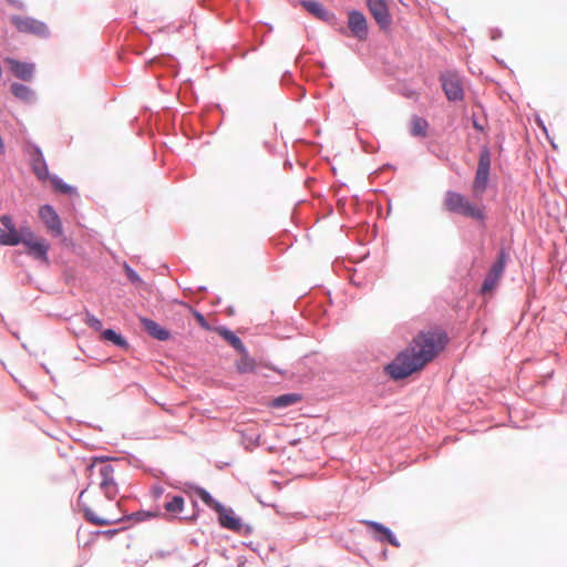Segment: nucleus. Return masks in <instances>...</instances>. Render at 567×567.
<instances>
[{
	"mask_svg": "<svg viewBox=\"0 0 567 567\" xmlns=\"http://www.w3.org/2000/svg\"><path fill=\"white\" fill-rule=\"evenodd\" d=\"M489 168L491 153L489 150L484 146L480 153L477 169L472 184V190L475 196H482L485 193L489 179Z\"/></svg>",
	"mask_w": 567,
	"mask_h": 567,
	"instance_id": "obj_5",
	"label": "nucleus"
},
{
	"mask_svg": "<svg viewBox=\"0 0 567 567\" xmlns=\"http://www.w3.org/2000/svg\"><path fill=\"white\" fill-rule=\"evenodd\" d=\"M18 244H20V236H16L13 233L12 234H9L8 231L6 233L0 227V245L1 246H17Z\"/></svg>",
	"mask_w": 567,
	"mask_h": 567,
	"instance_id": "obj_27",
	"label": "nucleus"
},
{
	"mask_svg": "<svg viewBox=\"0 0 567 567\" xmlns=\"http://www.w3.org/2000/svg\"><path fill=\"white\" fill-rule=\"evenodd\" d=\"M4 61L16 78L25 82H29L33 79L35 71V65L33 63L21 62L12 58H8Z\"/></svg>",
	"mask_w": 567,
	"mask_h": 567,
	"instance_id": "obj_13",
	"label": "nucleus"
},
{
	"mask_svg": "<svg viewBox=\"0 0 567 567\" xmlns=\"http://www.w3.org/2000/svg\"><path fill=\"white\" fill-rule=\"evenodd\" d=\"M0 221L3 227L8 230L9 234H14L16 236H21V229L18 230L12 221V218L9 215H2L0 217Z\"/></svg>",
	"mask_w": 567,
	"mask_h": 567,
	"instance_id": "obj_29",
	"label": "nucleus"
},
{
	"mask_svg": "<svg viewBox=\"0 0 567 567\" xmlns=\"http://www.w3.org/2000/svg\"><path fill=\"white\" fill-rule=\"evenodd\" d=\"M241 354V358L236 363V369L239 373H251L256 369V362L254 359H251L247 351L239 352Z\"/></svg>",
	"mask_w": 567,
	"mask_h": 567,
	"instance_id": "obj_21",
	"label": "nucleus"
},
{
	"mask_svg": "<svg viewBox=\"0 0 567 567\" xmlns=\"http://www.w3.org/2000/svg\"><path fill=\"white\" fill-rule=\"evenodd\" d=\"M367 6L381 29H386L391 24V14L384 0H367Z\"/></svg>",
	"mask_w": 567,
	"mask_h": 567,
	"instance_id": "obj_11",
	"label": "nucleus"
},
{
	"mask_svg": "<svg viewBox=\"0 0 567 567\" xmlns=\"http://www.w3.org/2000/svg\"><path fill=\"white\" fill-rule=\"evenodd\" d=\"M442 87L449 101H461L464 97L463 84L456 73H446L441 76Z\"/></svg>",
	"mask_w": 567,
	"mask_h": 567,
	"instance_id": "obj_9",
	"label": "nucleus"
},
{
	"mask_svg": "<svg viewBox=\"0 0 567 567\" xmlns=\"http://www.w3.org/2000/svg\"><path fill=\"white\" fill-rule=\"evenodd\" d=\"M20 243H22L28 254L35 259L48 262L49 244L45 239L37 237L29 227L21 228Z\"/></svg>",
	"mask_w": 567,
	"mask_h": 567,
	"instance_id": "obj_6",
	"label": "nucleus"
},
{
	"mask_svg": "<svg viewBox=\"0 0 567 567\" xmlns=\"http://www.w3.org/2000/svg\"><path fill=\"white\" fill-rule=\"evenodd\" d=\"M216 512L218 513V520L223 527L231 530L240 529L241 524L231 509H227L220 505Z\"/></svg>",
	"mask_w": 567,
	"mask_h": 567,
	"instance_id": "obj_14",
	"label": "nucleus"
},
{
	"mask_svg": "<svg viewBox=\"0 0 567 567\" xmlns=\"http://www.w3.org/2000/svg\"><path fill=\"white\" fill-rule=\"evenodd\" d=\"M196 495L205 503L208 507L213 508L215 512L221 505L217 501H215L212 495L204 488L198 487L195 489Z\"/></svg>",
	"mask_w": 567,
	"mask_h": 567,
	"instance_id": "obj_26",
	"label": "nucleus"
},
{
	"mask_svg": "<svg viewBox=\"0 0 567 567\" xmlns=\"http://www.w3.org/2000/svg\"><path fill=\"white\" fill-rule=\"evenodd\" d=\"M348 28L352 37L359 41L368 38V22L365 17L359 11H351L348 16Z\"/></svg>",
	"mask_w": 567,
	"mask_h": 567,
	"instance_id": "obj_10",
	"label": "nucleus"
},
{
	"mask_svg": "<svg viewBox=\"0 0 567 567\" xmlns=\"http://www.w3.org/2000/svg\"><path fill=\"white\" fill-rule=\"evenodd\" d=\"M188 309L193 313V316L195 317L196 321L198 322V324L203 329L210 330V326L208 324L207 320L205 319V317L200 312H198L197 310H195L192 307H188Z\"/></svg>",
	"mask_w": 567,
	"mask_h": 567,
	"instance_id": "obj_30",
	"label": "nucleus"
},
{
	"mask_svg": "<svg viewBox=\"0 0 567 567\" xmlns=\"http://www.w3.org/2000/svg\"><path fill=\"white\" fill-rule=\"evenodd\" d=\"M11 93L14 95V97L24 103H31L34 100V92L32 89L21 83H12Z\"/></svg>",
	"mask_w": 567,
	"mask_h": 567,
	"instance_id": "obj_18",
	"label": "nucleus"
},
{
	"mask_svg": "<svg viewBox=\"0 0 567 567\" xmlns=\"http://www.w3.org/2000/svg\"><path fill=\"white\" fill-rule=\"evenodd\" d=\"M3 153H4V145H3L2 137L0 136V154H3Z\"/></svg>",
	"mask_w": 567,
	"mask_h": 567,
	"instance_id": "obj_36",
	"label": "nucleus"
},
{
	"mask_svg": "<svg viewBox=\"0 0 567 567\" xmlns=\"http://www.w3.org/2000/svg\"><path fill=\"white\" fill-rule=\"evenodd\" d=\"M85 322L96 331H100L103 327L102 321L91 313H86Z\"/></svg>",
	"mask_w": 567,
	"mask_h": 567,
	"instance_id": "obj_31",
	"label": "nucleus"
},
{
	"mask_svg": "<svg viewBox=\"0 0 567 567\" xmlns=\"http://www.w3.org/2000/svg\"><path fill=\"white\" fill-rule=\"evenodd\" d=\"M164 508L168 514L175 516L183 511L184 498L182 496L174 495L165 503Z\"/></svg>",
	"mask_w": 567,
	"mask_h": 567,
	"instance_id": "obj_23",
	"label": "nucleus"
},
{
	"mask_svg": "<svg viewBox=\"0 0 567 567\" xmlns=\"http://www.w3.org/2000/svg\"><path fill=\"white\" fill-rule=\"evenodd\" d=\"M302 7L319 19L326 20L328 18V12L317 1H303Z\"/></svg>",
	"mask_w": 567,
	"mask_h": 567,
	"instance_id": "obj_24",
	"label": "nucleus"
},
{
	"mask_svg": "<svg viewBox=\"0 0 567 567\" xmlns=\"http://www.w3.org/2000/svg\"><path fill=\"white\" fill-rule=\"evenodd\" d=\"M10 3L14 4L19 9H23V3L16 1V0H9Z\"/></svg>",
	"mask_w": 567,
	"mask_h": 567,
	"instance_id": "obj_34",
	"label": "nucleus"
},
{
	"mask_svg": "<svg viewBox=\"0 0 567 567\" xmlns=\"http://www.w3.org/2000/svg\"><path fill=\"white\" fill-rule=\"evenodd\" d=\"M79 505L87 522L96 526H107L124 520L125 516L121 508L122 502L102 499L101 497H91L87 489H83L79 495Z\"/></svg>",
	"mask_w": 567,
	"mask_h": 567,
	"instance_id": "obj_2",
	"label": "nucleus"
},
{
	"mask_svg": "<svg viewBox=\"0 0 567 567\" xmlns=\"http://www.w3.org/2000/svg\"><path fill=\"white\" fill-rule=\"evenodd\" d=\"M443 207L446 212L457 214L466 218L484 223L486 219L485 207L471 202L465 195L447 190L444 195Z\"/></svg>",
	"mask_w": 567,
	"mask_h": 567,
	"instance_id": "obj_4",
	"label": "nucleus"
},
{
	"mask_svg": "<svg viewBox=\"0 0 567 567\" xmlns=\"http://www.w3.org/2000/svg\"><path fill=\"white\" fill-rule=\"evenodd\" d=\"M32 171L37 175V177L41 181H45L50 177L49 169L47 163L43 158V155L39 148L34 150L32 155Z\"/></svg>",
	"mask_w": 567,
	"mask_h": 567,
	"instance_id": "obj_17",
	"label": "nucleus"
},
{
	"mask_svg": "<svg viewBox=\"0 0 567 567\" xmlns=\"http://www.w3.org/2000/svg\"><path fill=\"white\" fill-rule=\"evenodd\" d=\"M473 126L478 130V131H482L483 127L478 124V122H476L475 120L473 121Z\"/></svg>",
	"mask_w": 567,
	"mask_h": 567,
	"instance_id": "obj_35",
	"label": "nucleus"
},
{
	"mask_svg": "<svg viewBox=\"0 0 567 567\" xmlns=\"http://www.w3.org/2000/svg\"><path fill=\"white\" fill-rule=\"evenodd\" d=\"M116 533H117V529H109V530L101 532V534H102V535H104V536H106V537H112V536H114Z\"/></svg>",
	"mask_w": 567,
	"mask_h": 567,
	"instance_id": "obj_32",
	"label": "nucleus"
},
{
	"mask_svg": "<svg viewBox=\"0 0 567 567\" xmlns=\"http://www.w3.org/2000/svg\"><path fill=\"white\" fill-rule=\"evenodd\" d=\"M217 332L238 352H245L244 343L233 331L226 328H218Z\"/></svg>",
	"mask_w": 567,
	"mask_h": 567,
	"instance_id": "obj_20",
	"label": "nucleus"
},
{
	"mask_svg": "<svg viewBox=\"0 0 567 567\" xmlns=\"http://www.w3.org/2000/svg\"><path fill=\"white\" fill-rule=\"evenodd\" d=\"M136 516V519H141L140 516H143V517H151V516H158L159 514H150V513H136L134 514Z\"/></svg>",
	"mask_w": 567,
	"mask_h": 567,
	"instance_id": "obj_33",
	"label": "nucleus"
},
{
	"mask_svg": "<svg viewBox=\"0 0 567 567\" xmlns=\"http://www.w3.org/2000/svg\"><path fill=\"white\" fill-rule=\"evenodd\" d=\"M299 401H301V395L300 394L287 393V394H282V395H279V396L275 398L271 404H272L274 408H279L280 409V408H286V406H290L292 404H296Z\"/></svg>",
	"mask_w": 567,
	"mask_h": 567,
	"instance_id": "obj_22",
	"label": "nucleus"
},
{
	"mask_svg": "<svg viewBox=\"0 0 567 567\" xmlns=\"http://www.w3.org/2000/svg\"><path fill=\"white\" fill-rule=\"evenodd\" d=\"M90 484L96 483L104 493L105 498L114 501L118 494V486L114 480V467L103 457L93 458L86 468Z\"/></svg>",
	"mask_w": 567,
	"mask_h": 567,
	"instance_id": "obj_3",
	"label": "nucleus"
},
{
	"mask_svg": "<svg viewBox=\"0 0 567 567\" xmlns=\"http://www.w3.org/2000/svg\"><path fill=\"white\" fill-rule=\"evenodd\" d=\"M141 323L143 326V328L147 331V333L150 336H152L153 338L161 340V341H165L169 338V332L166 329H164L163 327H161L154 320L147 319V318H141Z\"/></svg>",
	"mask_w": 567,
	"mask_h": 567,
	"instance_id": "obj_16",
	"label": "nucleus"
},
{
	"mask_svg": "<svg viewBox=\"0 0 567 567\" xmlns=\"http://www.w3.org/2000/svg\"><path fill=\"white\" fill-rule=\"evenodd\" d=\"M429 123L425 118L414 115L410 121V133L415 137H425L427 134Z\"/></svg>",
	"mask_w": 567,
	"mask_h": 567,
	"instance_id": "obj_19",
	"label": "nucleus"
},
{
	"mask_svg": "<svg viewBox=\"0 0 567 567\" xmlns=\"http://www.w3.org/2000/svg\"><path fill=\"white\" fill-rule=\"evenodd\" d=\"M102 339L106 340V341H110V342H113L114 344H116V346H118L121 348H126L127 347L126 340L121 334L116 333L112 329L104 330L102 332Z\"/></svg>",
	"mask_w": 567,
	"mask_h": 567,
	"instance_id": "obj_25",
	"label": "nucleus"
},
{
	"mask_svg": "<svg viewBox=\"0 0 567 567\" xmlns=\"http://www.w3.org/2000/svg\"><path fill=\"white\" fill-rule=\"evenodd\" d=\"M507 260V255L505 250H501L497 260L489 268L483 285L481 287V293L487 295L492 293L494 289L498 286V282L503 276V272L505 270Z\"/></svg>",
	"mask_w": 567,
	"mask_h": 567,
	"instance_id": "obj_8",
	"label": "nucleus"
},
{
	"mask_svg": "<svg viewBox=\"0 0 567 567\" xmlns=\"http://www.w3.org/2000/svg\"><path fill=\"white\" fill-rule=\"evenodd\" d=\"M39 216L41 220L44 223L48 231H50L53 236L62 235L63 230L60 217L58 216L52 206L44 205L40 207Z\"/></svg>",
	"mask_w": 567,
	"mask_h": 567,
	"instance_id": "obj_12",
	"label": "nucleus"
},
{
	"mask_svg": "<svg viewBox=\"0 0 567 567\" xmlns=\"http://www.w3.org/2000/svg\"><path fill=\"white\" fill-rule=\"evenodd\" d=\"M447 336L441 330L421 331L410 343L409 348L399 353L386 367L394 380L404 379L421 371L446 346Z\"/></svg>",
	"mask_w": 567,
	"mask_h": 567,
	"instance_id": "obj_1",
	"label": "nucleus"
},
{
	"mask_svg": "<svg viewBox=\"0 0 567 567\" xmlns=\"http://www.w3.org/2000/svg\"><path fill=\"white\" fill-rule=\"evenodd\" d=\"M51 183L52 185L54 186V188L62 193V194H73L75 192V189L70 186V185H66L65 183H63L61 179H59L58 177H52L51 178Z\"/></svg>",
	"mask_w": 567,
	"mask_h": 567,
	"instance_id": "obj_28",
	"label": "nucleus"
},
{
	"mask_svg": "<svg viewBox=\"0 0 567 567\" xmlns=\"http://www.w3.org/2000/svg\"><path fill=\"white\" fill-rule=\"evenodd\" d=\"M10 22L22 33H29L39 38H45L50 33L44 22L32 17L12 16Z\"/></svg>",
	"mask_w": 567,
	"mask_h": 567,
	"instance_id": "obj_7",
	"label": "nucleus"
},
{
	"mask_svg": "<svg viewBox=\"0 0 567 567\" xmlns=\"http://www.w3.org/2000/svg\"><path fill=\"white\" fill-rule=\"evenodd\" d=\"M361 523L363 525H365L367 527H369L371 530L381 534L382 535L380 537L381 542L385 540V542L390 543L394 547H399L400 546V543L392 535L391 530L388 527L383 526L380 523L373 522V520H362Z\"/></svg>",
	"mask_w": 567,
	"mask_h": 567,
	"instance_id": "obj_15",
	"label": "nucleus"
}]
</instances>
